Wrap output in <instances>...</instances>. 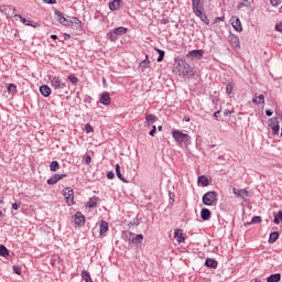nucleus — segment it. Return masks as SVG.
<instances>
[{
	"label": "nucleus",
	"instance_id": "obj_30",
	"mask_svg": "<svg viewBox=\"0 0 282 282\" xmlns=\"http://www.w3.org/2000/svg\"><path fill=\"white\" fill-rule=\"evenodd\" d=\"M0 257H10V251L3 245H0Z\"/></svg>",
	"mask_w": 282,
	"mask_h": 282
},
{
	"label": "nucleus",
	"instance_id": "obj_56",
	"mask_svg": "<svg viewBox=\"0 0 282 282\" xmlns=\"http://www.w3.org/2000/svg\"><path fill=\"white\" fill-rule=\"evenodd\" d=\"M185 122H191V118L184 117Z\"/></svg>",
	"mask_w": 282,
	"mask_h": 282
},
{
	"label": "nucleus",
	"instance_id": "obj_48",
	"mask_svg": "<svg viewBox=\"0 0 282 282\" xmlns=\"http://www.w3.org/2000/svg\"><path fill=\"white\" fill-rule=\"evenodd\" d=\"M275 30L278 32H282V22H280L279 24L275 25Z\"/></svg>",
	"mask_w": 282,
	"mask_h": 282
},
{
	"label": "nucleus",
	"instance_id": "obj_28",
	"mask_svg": "<svg viewBox=\"0 0 282 282\" xmlns=\"http://www.w3.org/2000/svg\"><path fill=\"white\" fill-rule=\"evenodd\" d=\"M61 169V164H58V161H52L50 164V171L56 172Z\"/></svg>",
	"mask_w": 282,
	"mask_h": 282
},
{
	"label": "nucleus",
	"instance_id": "obj_27",
	"mask_svg": "<svg viewBox=\"0 0 282 282\" xmlns=\"http://www.w3.org/2000/svg\"><path fill=\"white\" fill-rule=\"evenodd\" d=\"M197 182L198 184H202V186H208V184H210L208 177H206L205 175L199 176Z\"/></svg>",
	"mask_w": 282,
	"mask_h": 282
},
{
	"label": "nucleus",
	"instance_id": "obj_38",
	"mask_svg": "<svg viewBox=\"0 0 282 282\" xmlns=\"http://www.w3.org/2000/svg\"><path fill=\"white\" fill-rule=\"evenodd\" d=\"M85 131H86V133H93L94 127L89 123H86L85 124Z\"/></svg>",
	"mask_w": 282,
	"mask_h": 282
},
{
	"label": "nucleus",
	"instance_id": "obj_47",
	"mask_svg": "<svg viewBox=\"0 0 282 282\" xmlns=\"http://www.w3.org/2000/svg\"><path fill=\"white\" fill-rule=\"evenodd\" d=\"M107 177L108 180H113V177H116V174L113 172H108Z\"/></svg>",
	"mask_w": 282,
	"mask_h": 282
},
{
	"label": "nucleus",
	"instance_id": "obj_31",
	"mask_svg": "<svg viewBox=\"0 0 282 282\" xmlns=\"http://www.w3.org/2000/svg\"><path fill=\"white\" fill-rule=\"evenodd\" d=\"M279 239V232L274 231L270 234L269 243H274Z\"/></svg>",
	"mask_w": 282,
	"mask_h": 282
},
{
	"label": "nucleus",
	"instance_id": "obj_21",
	"mask_svg": "<svg viewBox=\"0 0 282 282\" xmlns=\"http://www.w3.org/2000/svg\"><path fill=\"white\" fill-rule=\"evenodd\" d=\"M200 217L204 221H208V219H210V209L208 208H203L200 210Z\"/></svg>",
	"mask_w": 282,
	"mask_h": 282
},
{
	"label": "nucleus",
	"instance_id": "obj_17",
	"mask_svg": "<svg viewBox=\"0 0 282 282\" xmlns=\"http://www.w3.org/2000/svg\"><path fill=\"white\" fill-rule=\"evenodd\" d=\"M40 93L42 94V96H44V98H47L50 94H52V88H50V86L47 85H43L40 87Z\"/></svg>",
	"mask_w": 282,
	"mask_h": 282
},
{
	"label": "nucleus",
	"instance_id": "obj_12",
	"mask_svg": "<svg viewBox=\"0 0 282 282\" xmlns=\"http://www.w3.org/2000/svg\"><path fill=\"white\" fill-rule=\"evenodd\" d=\"M231 25H232L234 30H236V32L243 31V26H241V20H239V18H237V17L231 18Z\"/></svg>",
	"mask_w": 282,
	"mask_h": 282
},
{
	"label": "nucleus",
	"instance_id": "obj_35",
	"mask_svg": "<svg viewBox=\"0 0 282 282\" xmlns=\"http://www.w3.org/2000/svg\"><path fill=\"white\" fill-rule=\"evenodd\" d=\"M15 17L18 19H20V21H21V23H23V25H32L31 21L25 19V18H23L21 14H15Z\"/></svg>",
	"mask_w": 282,
	"mask_h": 282
},
{
	"label": "nucleus",
	"instance_id": "obj_26",
	"mask_svg": "<svg viewBox=\"0 0 282 282\" xmlns=\"http://www.w3.org/2000/svg\"><path fill=\"white\" fill-rule=\"evenodd\" d=\"M268 282H279L281 281V274L280 273H274V274H271L268 279H267Z\"/></svg>",
	"mask_w": 282,
	"mask_h": 282
},
{
	"label": "nucleus",
	"instance_id": "obj_6",
	"mask_svg": "<svg viewBox=\"0 0 282 282\" xmlns=\"http://www.w3.org/2000/svg\"><path fill=\"white\" fill-rule=\"evenodd\" d=\"M64 198L68 206H74V189L72 187H66L63 191Z\"/></svg>",
	"mask_w": 282,
	"mask_h": 282
},
{
	"label": "nucleus",
	"instance_id": "obj_19",
	"mask_svg": "<svg viewBox=\"0 0 282 282\" xmlns=\"http://www.w3.org/2000/svg\"><path fill=\"white\" fill-rule=\"evenodd\" d=\"M253 105H265V96L259 95L258 97L252 98Z\"/></svg>",
	"mask_w": 282,
	"mask_h": 282
},
{
	"label": "nucleus",
	"instance_id": "obj_3",
	"mask_svg": "<svg viewBox=\"0 0 282 282\" xmlns=\"http://www.w3.org/2000/svg\"><path fill=\"white\" fill-rule=\"evenodd\" d=\"M172 138H174V140H175V142H177V144H185L186 147H188V144H191V137L188 135V133H184L180 130H173Z\"/></svg>",
	"mask_w": 282,
	"mask_h": 282
},
{
	"label": "nucleus",
	"instance_id": "obj_24",
	"mask_svg": "<svg viewBox=\"0 0 282 282\" xmlns=\"http://www.w3.org/2000/svg\"><path fill=\"white\" fill-rule=\"evenodd\" d=\"M158 121V117L155 115H148L145 117V122H148V126L151 127V124H154V122Z\"/></svg>",
	"mask_w": 282,
	"mask_h": 282
},
{
	"label": "nucleus",
	"instance_id": "obj_37",
	"mask_svg": "<svg viewBox=\"0 0 282 282\" xmlns=\"http://www.w3.org/2000/svg\"><path fill=\"white\" fill-rule=\"evenodd\" d=\"M8 91L10 94H17V86L14 84H8Z\"/></svg>",
	"mask_w": 282,
	"mask_h": 282
},
{
	"label": "nucleus",
	"instance_id": "obj_44",
	"mask_svg": "<svg viewBox=\"0 0 282 282\" xmlns=\"http://www.w3.org/2000/svg\"><path fill=\"white\" fill-rule=\"evenodd\" d=\"M19 208H21V202H18V203H13V204H12V209H13V210H19Z\"/></svg>",
	"mask_w": 282,
	"mask_h": 282
},
{
	"label": "nucleus",
	"instance_id": "obj_59",
	"mask_svg": "<svg viewBox=\"0 0 282 282\" xmlns=\"http://www.w3.org/2000/svg\"><path fill=\"white\" fill-rule=\"evenodd\" d=\"M158 129H159V131H162V126H159Z\"/></svg>",
	"mask_w": 282,
	"mask_h": 282
},
{
	"label": "nucleus",
	"instance_id": "obj_33",
	"mask_svg": "<svg viewBox=\"0 0 282 282\" xmlns=\"http://www.w3.org/2000/svg\"><path fill=\"white\" fill-rule=\"evenodd\" d=\"M67 80H69V83H72V85H78V77H76V75H74V74H69L67 76Z\"/></svg>",
	"mask_w": 282,
	"mask_h": 282
},
{
	"label": "nucleus",
	"instance_id": "obj_34",
	"mask_svg": "<svg viewBox=\"0 0 282 282\" xmlns=\"http://www.w3.org/2000/svg\"><path fill=\"white\" fill-rule=\"evenodd\" d=\"M274 224L279 225L282 221V210H279L276 214H274Z\"/></svg>",
	"mask_w": 282,
	"mask_h": 282
},
{
	"label": "nucleus",
	"instance_id": "obj_18",
	"mask_svg": "<svg viewBox=\"0 0 282 282\" xmlns=\"http://www.w3.org/2000/svg\"><path fill=\"white\" fill-rule=\"evenodd\" d=\"M174 237L176 238V241L178 243H183V241H185L186 238H184V234L182 232L181 229H175L174 230Z\"/></svg>",
	"mask_w": 282,
	"mask_h": 282
},
{
	"label": "nucleus",
	"instance_id": "obj_2",
	"mask_svg": "<svg viewBox=\"0 0 282 282\" xmlns=\"http://www.w3.org/2000/svg\"><path fill=\"white\" fill-rule=\"evenodd\" d=\"M192 8L196 17H199L203 23H205L206 25L210 23L208 17L204 13V6L202 4L200 0H192Z\"/></svg>",
	"mask_w": 282,
	"mask_h": 282
},
{
	"label": "nucleus",
	"instance_id": "obj_57",
	"mask_svg": "<svg viewBox=\"0 0 282 282\" xmlns=\"http://www.w3.org/2000/svg\"><path fill=\"white\" fill-rule=\"evenodd\" d=\"M218 21H224V17L216 18Z\"/></svg>",
	"mask_w": 282,
	"mask_h": 282
},
{
	"label": "nucleus",
	"instance_id": "obj_1",
	"mask_svg": "<svg viewBox=\"0 0 282 282\" xmlns=\"http://www.w3.org/2000/svg\"><path fill=\"white\" fill-rule=\"evenodd\" d=\"M176 69L180 76L186 78V76H194L193 67L191 64L186 63L185 59H177L176 61Z\"/></svg>",
	"mask_w": 282,
	"mask_h": 282
},
{
	"label": "nucleus",
	"instance_id": "obj_42",
	"mask_svg": "<svg viewBox=\"0 0 282 282\" xmlns=\"http://www.w3.org/2000/svg\"><path fill=\"white\" fill-rule=\"evenodd\" d=\"M84 162L85 164H91V155L86 154V156L84 158Z\"/></svg>",
	"mask_w": 282,
	"mask_h": 282
},
{
	"label": "nucleus",
	"instance_id": "obj_23",
	"mask_svg": "<svg viewBox=\"0 0 282 282\" xmlns=\"http://www.w3.org/2000/svg\"><path fill=\"white\" fill-rule=\"evenodd\" d=\"M99 228H100V235H105V232L109 230V223L101 220Z\"/></svg>",
	"mask_w": 282,
	"mask_h": 282
},
{
	"label": "nucleus",
	"instance_id": "obj_40",
	"mask_svg": "<svg viewBox=\"0 0 282 282\" xmlns=\"http://www.w3.org/2000/svg\"><path fill=\"white\" fill-rule=\"evenodd\" d=\"M271 6H273V8H276L279 6H281L282 0H270Z\"/></svg>",
	"mask_w": 282,
	"mask_h": 282
},
{
	"label": "nucleus",
	"instance_id": "obj_41",
	"mask_svg": "<svg viewBox=\"0 0 282 282\" xmlns=\"http://www.w3.org/2000/svg\"><path fill=\"white\" fill-rule=\"evenodd\" d=\"M231 43L235 45V47H241V45L239 44V37H235L234 40H231Z\"/></svg>",
	"mask_w": 282,
	"mask_h": 282
},
{
	"label": "nucleus",
	"instance_id": "obj_5",
	"mask_svg": "<svg viewBox=\"0 0 282 282\" xmlns=\"http://www.w3.org/2000/svg\"><path fill=\"white\" fill-rule=\"evenodd\" d=\"M122 34H127V28L119 26L108 32L107 39H109L110 41H117L119 36H122Z\"/></svg>",
	"mask_w": 282,
	"mask_h": 282
},
{
	"label": "nucleus",
	"instance_id": "obj_53",
	"mask_svg": "<svg viewBox=\"0 0 282 282\" xmlns=\"http://www.w3.org/2000/svg\"><path fill=\"white\" fill-rule=\"evenodd\" d=\"M51 265H56V259L51 260Z\"/></svg>",
	"mask_w": 282,
	"mask_h": 282
},
{
	"label": "nucleus",
	"instance_id": "obj_39",
	"mask_svg": "<svg viewBox=\"0 0 282 282\" xmlns=\"http://www.w3.org/2000/svg\"><path fill=\"white\" fill-rule=\"evenodd\" d=\"M249 224H261V216H254Z\"/></svg>",
	"mask_w": 282,
	"mask_h": 282
},
{
	"label": "nucleus",
	"instance_id": "obj_11",
	"mask_svg": "<svg viewBox=\"0 0 282 282\" xmlns=\"http://www.w3.org/2000/svg\"><path fill=\"white\" fill-rule=\"evenodd\" d=\"M74 224L75 226H85V215H83L80 212H77L74 215Z\"/></svg>",
	"mask_w": 282,
	"mask_h": 282
},
{
	"label": "nucleus",
	"instance_id": "obj_8",
	"mask_svg": "<svg viewBox=\"0 0 282 282\" xmlns=\"http://www.w3.org/2000/svg\"><path fill=\"white\" fill-rule=\"evenodd\" d=\"M203 57H204V50H193L186 54V58H191L192 61H195V59L202 61Z\"/></svg>",
	"mask_w": 282,
	"mask_h": 282
},
{
	"label": "nucleus",
	"instance_id": "obj_46",
	"mask_svg": "<svg viewBox=\"0 0 282 282\" xmlns=\"http://www.w3.org/2000/svg\"><path fill=\"white\" fill-rule=\"evenodd\" d=\"M44 3H47L48 6L56 4V0H43Z\"/></svg>",
	"mask_w": 282,
	"mask_h": 282
},
{
	"label": "nucleus",
	"instance_id": "obj_51",
	"mask_svg": "<svg viewBox=\"0 0 282 282\" xmlns=\"http://www.w3.org/2000/svg\"><path fill=\"white\" fill-rule=\"evenodd\" d=\"M272 113H273L272 110H265V116L270 117V116H272Z\"/></svg>",
	"mask_w": 282,
	"mask_h": 282
},
{
	"label": "nucleus",
	"instance_id": "obj_43",
	"mask_svg": "<svg viewBox=\"0 0 282 282\" xmlns=\"http://www.w3.org/2000/svg\"><path fill=\"white\" fill-rule=\"evenodd\" d=\"M226 91H227L228 96H230V94H232V84H228L226 86Z\"/></svg>",
	"mask_w": 282,
	"mask_h": 282
},
{
	"label": "nucleus",
	"instance_id": "obj_62",
	"mask_svg": "<svg viewBox=\"0 0 282 282\" xmlns=\"http://www.w3.org/2000/svg\"><path fill=\"white\" fill-rule=\"evenodd\" d=\"M254 282H261V280H256Z\"/></svg>",
	"mask_w": 282,
	"mask_h": 282
},
{
	"label": "nucleus",
	"instance_id": "obj_25",
	"mask_svg": "<svg viewBox=\"0 0 282 282\" xmlns=\"http://www.w3.org/2000/svg\"><path fill=\"white\" fill-rule=\"evenodd\" d=\"M205 265H206L207 268H212L213 270H216L218 263H217L216 260L207 259V260L205 261Z\"/></svg>",
	"mask_w": 282,
	"mask_h": 282
},
{
	"label": "nucleus",
	"instance_id": "obj_55",
	"mask_svg": "<svg viewBox=\"0 0 282 282\" xmlns=\"http://www.w3.org/2000/svg\"><path fill=\"white\" fill-rule=\"evenodd\" d=\"M67 39H72V35L65 34V41H67Z\"/></svg>",
	"mask_w": 282,
	"mask_h": 282
},
{
	"label": "nucleus",
	"instance_id": "obj_4",
	"mask_svg": "<svg viewBox=\"0 0 282 282\" xmlns=\"http://www.w3.org/2000/svg\"><path fill=\"white\" fill-rule=\"evenodd\" d=\"M217 197L219 195L215 191L207 192L203 195V204L205 206H215L217 204Z\"/></svg>",
	"mask_w": 282,
	"mask_h": 282
},
{
	"label": "nucleus",
	"instance_id": "obj_16",
	"mask_svg": "<svg viewBox=\"0 0 282 282\" xmlns=\"http://www.w3.org/2000/svg\"><path fill=\"white\" fill-rule=\"evenodd\" d=\"M141 72H144L145 69H149L151 67V61H149V55L145 56V59H143L139 65Z\"/></svg>",
	"mask_w": 282,
	"mask_h": 282
},
{
	"label": "nucleus",
	"instance_id": "obj_7",
	"mask_svg": "<svg viewBox=\"0 0 282 282\" xmlns=\"http://www.w3.org/2000/svg\"><path fill=\"white\" fill-rule=\"evenodd\" d=\"M50 82L52 87H54L55 89H65L67 87V85L63 80H61V77L57 76L50 77Z\"/></svg>",
	"mask_w": 282,
	"mask_h": 282
},
{
	"label": "nucleus",
	"instance_id": "obj_22",
	"mask_svg": "<svg viewBox=\"0 0 282 282\" xmlns=\"http://www.w3.org/2000/svg\"><path fill=\"white\" fill-rule=\"evenodd\" d=\"M122 3V0H113L109 3V8L112 11L120 10V4Z\"/></svg>",
	"mask_w": 282,
	"mask_h": 282
},
{
	"label": "nucleus",
	"instance_id": "obj_13",
	"mask_svg": "<svg viewBox=\"0 0 282 282\" xmlns=\"http://www.w3.org/2000/svg\"><path fill=\"white\" fill-rule=\"evenodd\" d=\"M63 177H67L66 174H54L51 178L47 180V184L50 186L56 184L57 182H61V180H63Z\"/></svg>",
	"mask_w": 282,
	"mask_h": 282
},
{
	"label": "nucleus",
	"instance_id": "obj_45",
	"mask_svg": "<svg viewBox=\"0 0 282 282\" xmlns=\"http://www.w3.org/2000/svg\"><path fill=\"white\" fill-rule=\"evenodd\" d=\"M158 131V128L155 126L152 127V130L149 132V135L153 138L155 135V132Z\"/></svg>",
	"mask_w": 282,
	"mask_h": 282
},
{
	"label": "nucleus",
	"instance_id": "obj_52",
	"mask_svg": "<svg viewBox=\"0 0 282 282\" xmlns=\"http://www.w3.org/2000/svg\"><path fill=\"white\" fill-rule=\"evenodd\" d=\"M219 113H221L220 111H216L215 113H214V118H219Z\"/></svg>",
	"mask_w": 282,
	"mask_h": 282
},
{
	"label": "nucleus",
	"instance_id": "obj_61",
	"mask_svg": "<svg viewBox=\"0 0 282 282\" xmlns=\"http://www.w3.org/2000/svg\"><path fill=\"white\" fill-rule=\"evenodd\" d=\"M163 23H169V20H164V22Z\"/></svg>",
	"mask_w": 282,
	"mask_h": 282
},
{
	"label": "nucleus",
	"instance_id": "obj_29",
	"mask_svg": "<svg viewBox=\"0 0 282 282\" xmlns=\"http://www.w3.org/2000/svg\"><path fill=\"white\" fill-rule=\"evenodd\" d=\"M97 205H98V198L97 197L90 198L87 202L88 208H96Z\"/></svg>",
	"mask_w": 282,
	"mask_h": 282
},
{
	"label": "nucleus",
	"instance_id": "obj_14",
	"mask_svg": "<svg viewBox=\"0 0 282 282\" xmlns=\"http://www.w3.org/2000/svg\"><path fill=\"white\" fill-rule=\"evenodd\" d=\"M55 17L58 23H61L62 25H69V21H67V18L63 15V12L56 10Z\"/></svg>",
	"mask_w": 282,
	"mask_h": 282
},
{
	"label": "nucleus",
	"instance_id": "obj_15",
	"mask_svg": "<svg viewBox=\"0 0 282 282\" xmlns=\"http://www.w3.org/2000/svg\"><path fill=\"white\" fill-rule=\"evenodd\" d=\"M232 193L240 199H246V197H248V192L246 189H238L237 187H234Z\"/></svg>",
	"mask_w": 282,
	"mask_h": 282
},
{
	"label": "nucleus",
	"instance_id": "obj_9",
	"mask_svg": "<svg viewBox=\"0 0 282 282\" xmlns=\"http://www.w3.org/2000/svg\"><path fill=\"white\" fill-rule=\"evenodd\" d=\"M269 127H271L273 135H279L280 126L278 118L269 119Z\"/></svg>",
	"mask_w": 282,
	"mask_h": 282
},
{
	"label": "nucleus",
	"instance_id": "obj_20",
	"mask_svg": "<svg viewBox=\"0 0 282 282\" xmlns=\"http://www.w3.org/2000/svg\"><path fill=\"white\" fill-rule=\"evenodd\" d=\"M115 171H116L118 180H120L124 184H128V181L124 178V176H122V173L120 172V164H116Z\"/></svg>",
	"mask_w": 282,
	"mask_h": 282
},
{
	"label": "nucleus",
	"instance_id": "obj_10",
	"mask_svg": "<svg viewBox=\"0 0 282 282\" xmlns=\"http://www.w3.org/2000/svg\"><path fill=\"white\" fill-rule=\"evenodd\" d=\"M99 102L100 105L109 106L111 105V96L109 93L104 91L99 95Z\"/></svg>",
	"mask_w": 282,
	"mask_h": 282
},
{
	"label": "nucleus",
	"instance_id": "obj_49",
	"mask_svg": "<svg viewBox=\"0 0 282 282\" xmlns=\"http://www.w3.org/2000/svg\"><path fill=\"white\" fill-rule=\"evenodd\" d=\"M13 271L15 274H21V269H19V267H13Z\"/></svg>",
	"mask_w": 282,
	"mask_h": 282
},
{
	"label": "nucleus",
	"instance_id": "obj_50",
	"mask_svg": "<svg viewBox=\"0 0 282 282\" xmlns=\"http://www.w3.org/2000/svg\"><path fill=\"white\" fill-rule=\"evenodd\" d=\"M224 116H232V111L227 109L224 111Z\"/></svg>",
	"mask_w": 282,
	"mask_h": 282
},
{
	"label": "nucleus",
	"instance_id": "obj_54",
	"mask_svg": "<svg viewBox=\"0 0 282 282\" xmlns=\"http://www.w3.org/2000/svg\"><path fill=\"white\" fill-rule=\"evenodd\" d=\"M51 39H53L54 41H56V39H58V36L55 35V34H53V35H51Z\"/></svg>",
	"mask_w": 282,
	"mask_h": 282
},
{
	"label": "nucleus",
	"instance_id": "obj_60",
	"mask_svg": "<svg viewBox=\"0 0 282 282\" xmlns=\"http://www.w3.org/2000/svg\"><path fill=\"white\" fill-rule=\"evenodd\" d=\"M0 217H3V212L0 210Z\"/></svg>",
	"mask_w": 282,
	"mask_h": 282
},
{
	"label": "nucleus",
	"instance_id": "obj_32",
	"mask_svg": "<svg viewBox=\"0 0 282 282\" xmlns=\"http://www.w3.org/2000/svg\"><path fill=\"white\" fill-rule=\"evenodd\" d=\"M142 241H144V236L142 234H139L132 238V243H142Z\"/></svg>",
	"mask_w": 282,
	"mask_h": 282
},
{
	"label": "nucleus",
	"instance_id": "obj_36",
	"mask_svg": "<svg viewBox=\"0 0 282 282\" xmlns=\"http://www.w3.org/2000/svg\"><path fill=\"white\" fill-rule=\"evenodd\" d=\"M156 52L159 54V57H158V63H162L164 61V51L160 50V48H156Z\"/></svg>",
	"mask_w": 282,
	"mask_h": 282
},
{
	"label": "nucleus",
	"instance_id": "obj_58",
	"mask_svg": "<svg viewBox=\"0 0 282 282\" xmlns=\"http://www.w3.org/2000/svg\"><path fill=\"white\" fill-rule=\"evenodd\" d=\"M238 8H243V3H239V4H238Z\"/></svg>",
	"mask_w": 282,
	"mask_h": 282
}]
</instances>
